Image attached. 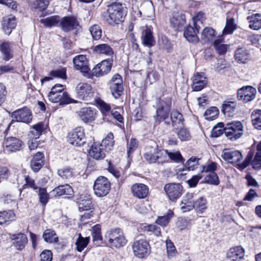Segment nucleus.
<instances>
[{
	"mask_svg": "<svg viewBox=\"0 0 261 261\" xmlns=\"http://www.w3.org/2000/svg\"><path fill=\"white\" fill-rule=\"evenodd\" d=\"M133 195L139 199H143L147 197L149 189L147 186L143 184H135L131 187Z\"/></svg>",
	"mask_w": 261,
	"mask_h": 261,
	"instance_id": "23",
	"label": "nucleus"
},
{
	"mask_svg": "<svg viewBox=\"0 0 261 261\" xmlns=\"http://www.w3.org/2000/svg\"><path fill=\"white\" fill-rule=\"evenodd\" d=\"M207 81L203 73H197L193 79L192 89L193 91H199L207 85Z\"/></svg>",
	"mask_w": 261,
	"mask_h": 261,
	"instance_id": "24",
	"label": "nucleus"
},
{
	"mask_svg": "<svg viewBox=\"0 0 261 261\" xmlns=\"http://www.w3.org/2000/svg\"><path fill=\"white\" fill-rule=\"evenodd\" d=\"M77 199L79 209L81 212L91 210L92 207V201L90 195L88 192H86L85 194L80 193Z\"/></svg>",
	"mask_w": 261,
	"mask_h": 261,
	"instance_id": "26",
	"label": "nucleus"
},
{
	"mask_svg": "<svg viewBox=\"0 0 261 261\" xmlns=\"http://www.w3.org/2000/svg\"><path fill=\"white\" fill-rule=\"evenodd\" d=\"M12 121L21 122L26 123H30L32 119V114L30 110L27 108H22L13 112L12 114Z\"/></svg>",
	"mask_w": 261,
	"mask_h": 261,
	"instance_id": "17",
	"label": "nucleus"
},
{
	"mask_svg": "<svg viewBox=\"0 0 261 261\" xmlns=\"http://www.w3.org/2000/svg\"><path fill=\"white\" fill-rule=\"evenodd\" d=\"M256 94L255 88L250 86H244L238 90L237 97L240 100L248 102L255 99Z\"/></svg>",
	"mask_w": 261,
	"mask_h": 261,
	"instance_id": "12",
	"label": "nucleus"
},
{
	"mask_svg": "<svg viewBox=\"0 0 261 261\" xmlns=\"http://www.w3.org/2000/svg\"><path fill=\"white\" fill-rule=\"evenodd\" d=\"M236 25L234 23L233 18L227 17L226 19V25L223 30V34H229L232 33L236 29Z\"/></svg>",
	"mask_w": 261,
	"mask_h": 261,
	"instance_id": "54",
	"label": "nucleus"
},
{
	"mask_svg": "<svg viewBox=\"0 0 261 261\" xmlns=\"http://www.w3.org/2000/svg\"><path fill=\"white\" fill-rule=\"evenodd\" d=\"M59 21L60 17L58 16H52L40 20L41 23L49 28L57 25Z\"/></svg>",
	"mask_w": 261,
	"mask_h": 261,
	"instance_id": "50",
	"label": "nucleus"
},
{
	"mask_svg": "<svg viewBox=\"0 0 261 261\" xmlns=\"http://www.w3.org/2000/svg\"><path fill=\"white\" fill-rule=\"evenodd\" d=\"M77 97L81 100L89 101L93 97L91 86L87 83H80L76 87Z\"/></svg>",
	"mask_w": 261,
	"mask_h": 261,
	"instance_id": "13",
	"label": "nucleus"
},
{
	"mask_svg": "<svg viewBox=\"0 0 261 261\" xmlns=\"http://www.w3.org/2000/svg\"><path fill=\"white\" fill-rule=\"evenodd\" d=\"M30 4L32 8L39 11L44 10L48 4V0H30Z\"/></svg>",
	"mask_w": 261,
	"mask_h": 261,
	"instance_id": "48",
	"label": "nucleus"
},
{
	"mask_svg": "<svg viewBox=\"0 0 261 261\" xmlns=\"http://www.w3.org/2000/svg\"><path fill=\"white\" fill-rule=\"evenodd\" d=\"M69 143L74 146H81L86 142L84 129L81 127L75 128L69 133L67 138Z\"/></svg>",
	"mask_w": 261,
	"mask_h": 261,
	"instance_id": "9",
	"label": "nucleus"
},
{
	"mask_svg": "<svg viewBox=\"0 0 261 261\" xmlns=\"http://www.w3.org/2000/svg\"><path fill=\"white\" fill-rule=\"evenodd\" d=\"M235 58L239 63H244L250 57L249 51L244 48H239L236 51Z\"/></svg>",
	"mask_w": 261,
	"mask_h": 261,
	"instance_id": "37",
	"label": "nucleus"
},
{
	"mask_svg": "<svg viewBox=\"0 0 261 261\" xmlns=\"http://www.w3.org/2000/svg\"><path fill=\"white\" fill-rule=\"evenodd\" d=\"M173 212L172 210H169L168 211L166 215L159 217L156 220L155 223L163 227H165L168 224L170 219L173 217Z\"/></svg>",
	"mask_w": 261,
	"mask_h": 261,
	"instance_id": "45",
	"label": "nucleus"
},
{
	"mask_svg": "<svg viewBox=\"0 0 261 261\" xmlns=\"http://www.w3.org/2000/svg\"><path fill=\"white\" fill-rule=\"evenodd\" d=\"M141 39L143 44L146 46H152L154 44V39L151 29L147 26L141 28Z\"/></svg>",
	"mask_w": 261,
	"mask_h": 261,
	"instance_id": "22",
	"label": "nucleus"
},
{
	"mask_svg": "<svg viewBox=\"0 0 261 261\" xmlns=\"http://www.w3.org/2000/svg\"><path fill=\"white\" fill-rule=\"evenodd\" d=\"M98 65L99 68H100L101 72H102L103 75L109 73L112 68V63L109 60H103Z\"/></svg>",
	"mask_w": 261,
	"mask_h": 261,
	"instance_id": "59",
	"label": "nucleus"
},
{
	"mask_svg": "<svg viewBox=\"0 0 261 261\" xmlns=\"http://www.w3.org/2000/svg\"><path fill=\"white\" fill-rule=\"evenodd\" d=\"M90 32L92 38L96 40L99 39L101 37L102 31L100 27L94 24L90 28Z\"/></svg>",
	"mask_w": 261,
	"mask_h": 261,
	"instance_id": "60",
	"label": "nucleus"
},
{
	"mask_svg": "<svg viewBox=\"0 0 261 261\" xmlns=\"http://www.w3.org/2000/svg\"><path fill=\"white\" fill-rule=\"evenodd\" d=\"M224 124L222 122L218 123L215 126L212 131V136L213 137H218L224 132Z\"/></svg>",
	"mask_w": 261,
	"mask_h": 261,
	"instance_id": "63",
	"label": "nucleus"
},
{
	"mask_svg": "<svg viewBox=\"0 0 261 261\" xmlns=\"http://www.w3.org/2000/svg\"><path fill=\"white\" fill-rule=\"evenodd\" d=\"M11 239L13 241V245L18 250H21L24 249L28 243L27 236L22 233L10 234Z\"/></svg>",
	"mask_w": 261,
	"mask_h": 261,
	"instance_id": "20",
	"label": "nucleus"
},
{
	"mask_svg": "<svg viewBox=\"0 0 261 261\" xmlns=\"http://www.w3.org/2000/svg\"><path fill=\"white\" fill-rule=\"evenodd\" d=\"M257 151L251 162L252 167L255 170L261 169V142L257 146Z\"/></svg>",
	"mask_w": 261,
	"mask_h": 261,
	"instance_id": "47",
	"label": "nucleus"
},
{
	"mask_svg": "<svg viewBox=\"0 0 261 261\" xmlns=\"http://www.w3.org/2000/svg\"><path fill=\"white\" fill-rule=\"evenodd\" d=\"M44 165V156L42 152L38 151L31 161V167L35 172H38Z\"/></svg>",
	"mask_w": 261,
	"mask_h": 261,
	"instance_id": "28",
	"label": "nucleus"
},
{
	"mask_svg": "<svg viewBox=\"0 0 261 261\" xmlns=\"http://www.w3.org/2000/svg\"><path fill=\"white\" fill-rule=\"evenodd\" d=\"M0 50L4 56V59L8 61L11 58L10 54V43L8 42H5L0 45Z\"/></svg>",
	"mask_w": 261,
	"mask_h": 261,
	"instance_id": "53",
	"label": "nucleus"
},
{
	"mask_svg": "<svg viewBox=\"0 0 261 261\" xmlns=\"http://www.w3.org/2000/svg\"><path fill=\"white\" fill-rule=\"evenodd\" d=\"M43 126V124L42 122H39L32 126L31 133L35 139L38 138L42 134L44 130Z\"/></svg>",
	"mask_w": 261,
	"mask_h": 261,
	"instance_id": "56",
	"label": "nucleus"
},
{
	"mask_svg": "<svg viewBox=\"0 0 261 261\" xmlns=\"http://www.w3.org/2000/svg\"><path fill=\"white\" fill-rule=\"evenodd\" d=\"M164 190L169 199L172 201H175L182 195L183 188L179 184H168L165 186Z\"/></svg>",
	"mask_w": 261,
	"mask_h": 261,
	"instance_id": "11",
	"label": "nucleus"
},
{
	"mask_svg": "<svg viewBox=\"0 0 261 261\" xmlns=\"http://www.w3.org/2000/svg\"><path fill=\"white\" fill-rule=\"evenodd\" d=\"M177 136L181 141H188L191 136L189 130L186 128H181L177 133Z\"/></svg>",
	"mask_w": 261,
	"mask_h": 261,
	"instance_id": "62",
	"label": "nucleus"
},
{
	"mask_svg": "<svg viewBox=\"0 0 261 261\" xmlns=\"http://www.w3.org/2000/svg\"><path fill=\"white\" fill-rule=\"evenodd\" d=\"M219 114V110L215 107H212L207 109L204 113L205 119L213 120L217 118Z\"/></svg>",
	"mask_w": 261,
	"mask_h": 261,
	"instance_id": "55",
	"label": "nucleus"
},
{
	"mask_svg": "<svg viewBox=\"0 0 261 261\" xmlns=\"http://www.w3.org/2000/svg\"><path fill=\"white\" fill-rule=\"evenodd\" d=\"M221 156L225 161L236 165L242 170L251 163L253 154L249 151L245 160L242 161L243 155L241 152L231 149H225L222 151Z\"/></svg>",
	"mask_w": 261,
	"mask_h": 261,
	"instance_id": "1",
	"label": "nucleus"
},
{
	"mask_svg": "<svg viewBox=\"0 0 261 261\" xmlns=\"http://www.w3.org/2000/svg\"><path fill=\"white\" fill-rule=\"evenodd\" d=\"M186 22L185 16L178 12H174L170 19L171 25L176 31H180Z\"/></svg>",
	"mask_w": 261,
	"mask_h": 261,
	"instance_id": "29",
	"label": "nucleus"
},
{
	"mask_svg": "<svg viewBox=\"0 0 261 261\" xmlns=\"http://www.w3.org/2000/svg\"><path fill=\"white\" fill-rule=\"evenodd\" d=\"M251 118L253 126L257 129H261V110L255 109L251 114Z\"/></svg>",
	"mask_w": 261,
	"mask_h": 261,
	"instance_id": "42",
	"label": "nucleus"
},
{
	"mask_svg": "<svg viewBox=\"0 0 261 261\" xmlns=\"http://www.w3.org/2000/svg\"><path fill=\"white\" fill-rule=\"evenodd\" d=\"M114 144V136L113 133H109L103 139L100 144L101 147H103L107 152L110 151Z\"/></svg>",
	"mask_w": 261,
	"mask_h": 261,
	"instance_id": "40",
	"label": "nucleus"
},
{
	"mask_svg": "<svg viewBox=\"0 0 261 261\" xmlns=\"http://www.w3.org/2000/svg\"><path fill=\"white\" fill-rule=\"evenodd\" d=\"M48 97L51 102L54 103L60 102L61 105L68 104L75 102L69 96L67 93H55L50 92Z\"/></svg>",
	"mask_w": 261,
	"mask_h": 261,
	"instance_id": "18",
	"label": "nucleus"
},
{
	"mask_svg": "<svg viewBox=\"0 0 261 261\" xmlns=\"http://www.w3.org/2000/svg\"><path fill=\"white\" fill-rule=\"evenodd\" d=\"M58 196L63 195H71L73 193V190L71 187L68 184L61 185L55 188L53 190Z\"/></svg>",
	"mask_w": 261,
	"mask_h": 261,
	"instance_id": "43",
	"label": "nucleus"
},
{
	"mask_svg": "<svg viewBox=\"0 0 261 261\" xmlns=\"http://www.w3.org/2000/svg\"><path fill=\"white\" fill-rule=\"evenodd\" d=\"M58 175L63 179L75 178L73 171L68 168H63L58 170Z\"/></svg>",
	"mask_w": 261,
	"mask_h": 261,
	"instance_id": "61",
	"label": "nucleus"
},
{
	"mask_svg": "<svg viewBox=\"0 0 261 261\" xmlns=\"http://www.w3.org/2000/svg\"><path fill=\"white\" fill-rule=\"evenodd\" d=\"M16 25L15 16L10 15L3 18L2 28L5 34L9 35Z\"/></svg>",
	"mask_w": 261,
	"mask_h": 261,
	"instance_id": "25",
	"label": "nucleus"
},
{
	"mask_svg": "<svg viewBox=\"0 0 261 261\" xmlns=\"http://www.w3.org/2000/svg\"><path fill=\"white\" fill-rule=\"evenodd\" d=\"M44 240L49 243H57L59 239L56 232L50 229L45 230L43 233Z\"/></svg>",
	"mask_w": 261,
	"mask_h": 261,
	"instance_id": "41",
	"label": "nucleus"
},
{
	"mask_svg": "<svg viewBox=\"0 0 261 261\" xmlns=\"http://www.w3.org/2000/svg\"><path fill=\"white\" fill-rule=\"evenodd\" d=\"M216 36L215 31L212 28H205L201 34V39L205 42L214 41Z\"/></svg>",
	"mask_w": 261,
	"mask_h": 261,
	"instance_id": "39",
	"label": "nucleus"
},
{
	"mask_svg": "<svg viewBox=\"0 0 261 261\" xmlns=\"http://www.w3.org/2000/svg\"><path fill=\"white\" fill-rule=\"evenodd\" d=\"M94 193L98 197L107 195L110 190V183L109 180H95L93 185Z\"/></svg>",
	"mask_w": 261,
	"mask_h": 261,
	"instance_id": "19",
	"label": "nucleus"
},
{
	"mask_svg": "<svg viewBox=\"0 0 261 261\" xmlns=\"http://www.w3.org/2000/svg\"><path fill=\"white\" fill-rule=\"evenodd\" d=\"M108 17L107 21L111 25H114L123 21L126 16V11L122 4L114 2L108 6Z\"/></svg>",
	"mask_w": 261,
	"mask_h": 261,
	"instance_id": "2",
	"label": "nucleus"
},
{
	"mask_svg": "<svg viewBox=\"0 0 261 261\" xmlns=\"http://www.w3.org/2000/svg\"><path fill=\"white\" fill-rule=\"evenodd\" d=\"M95 112L90 108H83L79 112V116L86 123L94 120Z\"/></svg>",
	"mask_w": 261,
	"mask_h": 261,
	"instance_id": "33",
	"label": "nucleus"
},
{
	"mask_svg": "<svg viewBox=\"0 0 261 261\" xmlns=\"http://www.w3.org/2000/svg\"><path fill=\"white\" fill-rule=\"evenodd\" d=\"M93 50L99 54H104L108 56H111L114 52L112 47L106 43L99 44L94 47Z\"/></svg>",
	"mask_w": 261,
	"mask_h": 261,
	"instance_id": "36",
	"label": "nucleus"
},
{
	"mask_svg": "<svg viewBox=\"0 0 261 261\" xmlns=\"http://www.w3.org/2000/svg\"><path fill=\"white\" fill-rule=\"evenodd\" d=\"M45 184V182L43 181L42 183L40 182L36 183L35 180H25V184L24 185V186L30 187L34 190L39 189L38 196L39 201L43 206L46 205L49 199V195L47 193L46 189L42 188Z\"/></svg>",
	"mask_w": 261,
	"mask_h": 261,
	"instance_id": "8",
	"label": "nucleus"
},
{
	"mask_svg": "<svg viewBox=\"0 0 261 261\" xmlns=\"http://www.w3.org/2000/svg\"><path fill=\"white\" fill-rule=\"evenodd\" d=\"M23 145L22 142L15 137L7 138L4 142V151L10 153L21 149Z\"/></svg>",
	"mask_w": 261,
	"mask_h": 261,
	"instance_id": "15",
	"label": "nucleus"
},
{
	"mask_svg": "<svg viewBox=\"0 0 261 261\" xmlns=\"http://www.w3.org/2000/svg\"><path fill=\"white\" fill-rule=\"evenodd\" d=\"M243 126L239 121H232L226 124L224 127V133L227 139L231 141H236L240 138L243 134Z\"/></svg>",
	"mask_w": 261,
	"mask_h": 261,
	"instance_id": "4",
	"label": "nucleus"
},
{
	"mask_svg": "<svg viewBox=\"0 0 261 261\" xmlns=\"http://www.w3.org/2000/svg\"><path fill=\"white\" fill-rule=\"evenodd\" d=\"M73 62L75 68L83 73H88L90 68L88 66V62L86 56L79 55L74 58Z\"/></svg>",
	"mask_w": 261,
	"mask_h": 261,
	"instance_id": "21",
	"label": "nucleus"
},
{
	"mask_svg": "<svg viewBox=\"0 0 261 261\" xmlns=\"http://www.w3.org/2000/svg\"><path fill=\"white\" fill-rule=\"evenodd\" d=\"M193 201L194 210L197 214H202L207 209L208 201L205 196L193 193Z\"/></svg>",
	"mask_w": 261,
	"mask_h": 261,
	"instance_id": "16",
	"label": "nucleus"
},
{
	"mask_svg": "<svg viewBox=\"0 0 261 261\" xmlns=\"http://www.w3.org/2000/svg\"><path fill=\"white\" fill-rule=\"evenodd\" d=\"M166 153V162H168V158L172 162L175 163L182 162L183 158L179 151L169 152L168 150H164Z\"/></svg>",
	"mask_w": 261,
	"mask_h": 261,
	"instance_id": "46",
	"label": "nucleus"
},
{
	"mask_svg": "<svg viewBox=\"0 0 261 261\" xmlns=\"http://www.w3.org/2000/svg\"><path fill=\"white\" fill-rule=\"evenodd\" d=\"M132 249L134 255L141 258L147 257L150 252L149 243L145 239L135 240L132 245Z\"/></svg>",
	"mask_w": 261,
	"mask_h": 261,
	"instance_id": "7",
	"label": "nucleus"
},
{
	"mask_svg": "<svg viewBox=\"0 0 261 261\" xmlns=\"http://www.w3.org/2000/svg\"><path fill=\"white\" fill-rule=\"evenodd\" d=\"M245 251L240 246L231 248L227 252V257L231 261H238L244 257Z\"/></svg>",
	"mask_w": 261,
	"mask_h": 261,
	"instance_id": "27",
	"label": "nucleus"
},
{
	"mask_svg": "<svg viewBox=\"0 0 261 261\" xmlns=\"http://www.w3.org/2000/svg\"><path fill=\"white\" fill-rule=\"evenodd\" d=\"M89 240V237L84 238L82 237L81 234H79V236L75 242L76 250L79 252H82L87 246Z\"/></svg>",
	"mask_w": 261,
	"mask_h": 261,
	"instance_id": "51",
	"label": "nucleus"
},
{
	"mask_svg": "<svg viewBox=\"0 0 261 261\" xmlns=\"http://www.w3.org/2000/svg\"><path fill=\"white\" fill-rule=\"evenodd\" d=\"M110 88L112 95L115 98H118L123 92L122 79L118 74H115L110 81Z\"/></svg>",
	"mask_w": 261,
	"mask_h": 261,
	"instance_id": "14",
	"label": "nucleus"
},
{
	"mask_svg": "<svg viewBox=\"0 0 261 261\" xmlns=\"http://www.w3.org/2000/svg\"><path fill=\"white\" fill-rule=\"evenodd\" d=\"M166 153L164 150H159L158 148L147 151L144 154L145 159L149 163H163L166 162Z\"/></svg>",
	"mask_w": 261,
	"mask_h": 261,
	"instance_id": "10",
	"label": "nucleus"
},
{
	"mask_svg": "<svg viewBox=\"0 0 261 261\" xmlns=\"http://www.w3.org/2000/svg\"><path fill=\"white\" fill-rule=\"evenodd\" d=\"M200 159L196 157H191L186 164V168L189 171L194 170L199 165Z\"/></svg>",
	"mask_w": 261,
	"mask_h": 261,
	"instance_id": "64",
	"label": "nucleus"
},
{
	"mask_svg": "<svg viewBox=\"0 0 261 261\" xmlns=\"http://www.w3.org/2000/svg\"><path fill=\"white\" fill-rule=\"evenodd\" d=\"M166 249L168 256L169 258L175 256L177 251L173 243L169 239L166 241Z\"/></svg>",
	"mask_w": 261,
	"mask_h": 261,
	"instance_id": "58",
	"label": "nucleus"
},
{
	"mask_svg": "<svg viewBox=\"0 0 261 261\" xmlns=\"http://www.w3.org/2000/svg\"><path fill=\"white\" fill-rule=\"evenodd\" d=\"M198 32V29L191 25H189L187 27L186 30L184 32V37L187 40L191 42H197L198 41V38L197 35Z\"/></svg>",
	"mask_w": 261,
	"mask_h": 261,
	"instance_id": "34",
	"label": "nucleus"
},
{
	"mask_svg": "<svg viewBox=\"0 0 261 261\" xmlns=\"http://www.w3.org/2000/svg\"><path fill=\"white\" fill-rule=\"evenodd\" d=\"M92 237L93 242L101 241L102 237L101 232V225L96 224L92 227Z\"/></svg>",
	"mask_w": 261,
	"mask_h": 261,
	"instance_id": "52",
	"label": "nucleus"
},
{
	"mask_svg": "<svg viewBox=\"0 0 261 261\" xmlns=\"http://www.w3.org/2000/svg\"><path fill=\"white\" fill-rule=\"evenodd\" d=\"M193 193H188L184 196L180 204V210L183 213L194 209Z\"/></svg>",
	"mask_w": 261,
	"mask_h": 261,
	"instance_id": "31",
	"label": "nucleus"
},
{
	"mask_svg": "<svg viewBox=\"0 0 261 261\" xmlns=\"http://www.w3.org/2000/svg\"><path fill=\"white\" fill-rule=\"evenodd\" d=\"M247 19L249 21V28L257 30L261 28V15L259 14L248 16Z\"/></svg>",
	"mask_w": 261,
	"mask_h": 261,
	"instance_id": "38",
	"label": "nucleus"
},
{
	"mask_svg": "<svg viewBox=\"0 0 261 261\" xmlns=\"http://www.w3.org/2000/svg\"><path fill=\"white\" fill-rule=\"evenodd\" d=\"M145 231L153 233L156 236H160L161 234V228L155 224H150L144 226Z\"/></svg>",
	"mask_w": 261,
	"mask_h": 261,
	"instance_id": "57",
	"label": "nucleus"
},
{
	"mask_svg": "<svg viewBox=\"0 0 261 261\" xmlns=\"http://www.w3.org/2000/svg\"><path fill=\"white\" fill-rule=\"evenodd\" d=\"M217 164L215 162H208L205 165L202 166L201 173L193 176L189 179H218V176L215 171L217 169Z\"/></svg>",
	"mask_w": 261,
	"mask_h": 261,
	"instance_id": "5",
	"label": "nucleus"
},
{
	"mask_svg": "<svg viewBox=\"0 0 261 261\" xmlns=\"http://www.w3.org/2000/svg\"><path fill=\"white\" fill-rule=\"evenodd\" d=\"M214 46L216 51L219 55L225 54L228 49V45L223 43L222 39H217L214 42Z\"/></svg>",
	"mask_w": 261,
	"mask_h": 261,
	"instance_id": "49",
	"label": "nucleus"
},
{
	"mask_svg": "<svg viewBox=\"0 0 261 261\" xmlns=\"http://www.w3.org/2000/svg\"><path fill=\"white\" fill-rule=\"evenodd\" d=\"M171 100L167 99L166 101L158 99L156 103V115L154 116L155 121L160 122L165 121L168 118L171 110Z\"/></svg>",
	"mask_w": 261,
	"mask_h": 261,
	"instance_id": "6",
	"label": "nucleus"
},
{
	"mask_svg": "<svg viewBox=\"0 0 261 261\" xmlns=\"http://www.w3.org/2000/svg\"><path fill=\"white\" fill-rule=\"evenodd\" d=\"M105 239L111 247L117 248L124 246L127 242L123 230L119 228L108 230L105 233Z\"/></svg>",
	"mask_w": 261,
	"mask_h": 261,
	"instance_id": "3",
	"label": "nucleus"
},
{
	"mask_svg": "<svg viewBox=\"0 0 261 261\" xmlns=\"http://www.w3.org/2000/svg\"><path fill=\"white\" fill-rule=\"evenodd\" d=\"M61 25L65 32H69L79 25L77 19L73 17H65L61 22Z\"/></svg>",
	"mask_w": 261,
	"mask_h": 261,
	"instance_id": "32",
	"label": "nucleus"
},
{
	"mask_svg": "<svg viewBox=\"0 0 261 261\" xmlns=\"http://www.w3.org/2000/svg\"><path fill=\"white\" fill-rule=\"evenodd\" d=\"M170 119L172 125L175 128L180 127L184 122V118L181 113L176 110H173L171 113Z\"/></svg>",
	"mask_w": 261,
	"mask_h": 261,
	"instance_id": "35",
	"label": "nucleus"
},
{
	"mask_svg": "<svg viewBox=\"0 0 261 261\" xmlns=\"http://www.w3.org/2000/svg\"><path fill=\"white\" fill-rule=\"evenodd\" d=\"M15 218V215L13 211L11 210L0 212V224L13 221Z\"/></svg>",
	"mask_w": 261,
	"mask_h": 261,
	"instance_id": "44",
	"label": "nucleus"
},
{
	"mask_svg": "<svg viewBox=\"0 0 261 261\" xmlns=\"http://www.w3.org/2000/svg\"><path fill=\"white\" fill-rule=\"evenodd\" d=\"M104 148L101 147L100 144L94 143L91 147L89 151V155L95 160H102L105 158L106 154Z\"/></svg>",
	"mask_w": 261,
	"mask_h": 261,
	"instance_id": "30",
	"label": "nucleus"
}]
</instances>
